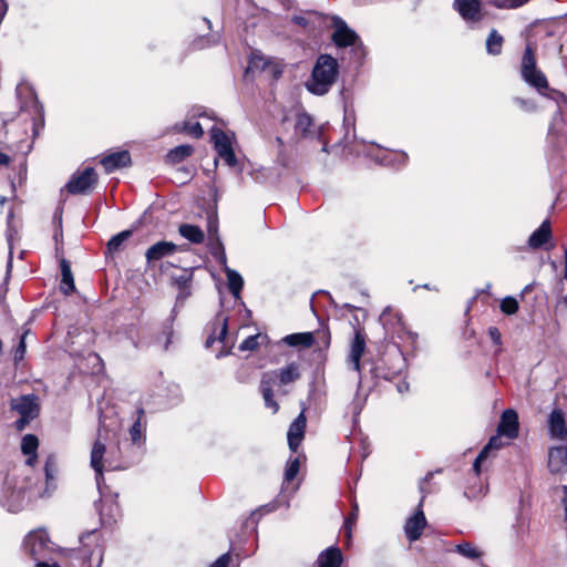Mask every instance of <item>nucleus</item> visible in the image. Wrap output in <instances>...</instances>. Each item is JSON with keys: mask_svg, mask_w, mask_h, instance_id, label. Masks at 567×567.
<instances>
[{"mask_svg": "<svg viewBox=\"0 0 567 567\" xmlns=\"http://www.w3.org/2000/svg\"><path fill=\"white\" fill-rule=\"evenodd\" d=\"M25 107L32 116V132L35 137L44 127V109L33 92H30V101Z\"/></svg>", "mask_w": 567, "mask_h": 567, "instance_id": "a211bd4d", "label": "nucleus"}, {"mask_svg": "<svg viewBox=\"0 0 567 567\" xmlns=\"http://www.w3.org/2000/svg\"><path fill=\"white\" fill-rule=\"evenodd\" d=\"M179 235L192 244H202L205 240V234L199 226L192 224H181L178 227Z\"/></svg>", "mask_w": 567, "mask_h": 567, "instance_id": "bb28decb", "label": "nucleus"}, {"mask_svg": "<svg viewBox=\"0 0 567 567\" xmlns=\"http://www.w3.org/2000/svg\"><path fill=\"white\" fill-rule=\"evenodd\" d=\"M221 266L227 277V284L230 293L234 296L236 300L240 299V292L244 286V279L238 271L229 268L227 266V262Z\"/></svg>", "mask_w": 567, "mask_h": 567, "instance_id": "a878e982", "label": "nucleus"}, {"mask_svg": "<svg viewBox=\"0 0 567 567\" xmlns=\"http://www.w3.org/2000/svg\"><path fill=\"white\" fill-rule=\"evenodd\" d=\"M272 385H274L272 383H270L269 381H267L266 379H264L261 377V379H260V391H261V394H262L265 406L267 409H270L271 412L275 414L279 410V404L274 399Z\"/></svg>", "mask_w": 567, "mask_h": 567, "instance_id": "7c9ffc66", "label": "nucleus"}, {"mask_svg": "<svg viewBox=\"0 0 567 567\" xmlns=\"http://www.w3.org/2000/svg\"><path fill=\"white\" fill-rule=\"evenodd\" d=\"M173 318H168L163 324L161 333L155 339V342L161 346L164 350H167L173 337Z\"/></svg>", "mask_w": 567, "mask_h": 567, "instance_id": "c9c22d12", "label": "nucleus"}, {"mask_svg": "<svg viewBox=\"0 0 567 567\" xmlns=\"http://www.w3.org/2000/svg\"><path fill=\"white\" fill-rule=\"evenodd\" d=\"M299 467H300V461L298 457H295V458H290L288 464H287V468L285 471V478L287 481H292L298 472H299Z\"/></svg>", "mask_w": 567, "mask_h": 567, "instance_id": "a18cd8bd", "label": "nucleus"}, {"mask_svg": "<svg viewBox=\"0 0 567 567\" xmlns=\"http://www.w3.org/2000/svg\"><path fill=\"white\" fill-rule=\"evenodd\" d=\"M488 456L485 454V452H480L478 455L476 456L474 463H473V470L475 472V474L478 476L481 474V466H482V463L487 460Z\"/></svg>", "mask_w": 567, "mask_h": 567, "instance_id": "603ef678", "label": "nucleus"}, {"mask_svg": "<svg viewBox=\"0 0 567 567\" xmlns=\"http://www.w3.org/2000/svg\"><path fill=\"white\" fill-rule=\"evenodd\" d=\"M210 135L218 156L223 158L228 166H235L237 164V158L234 153L231 142L226 133L220 128L213 127Z\"/></svg>", "mask_w": 567, "mask_h": 567, "instance_id": "9d476101", "label": "nucleus"}, {"mask_svg": "<svg viewBox=\"0 0 567 567\" xmlns=\"http://www.w3.org/2000/svg\"><path fill=\"white\" fill-rule=\"evenodd\" d=\"M504 38L496 30L492 29L485 40V49L488 55L497 56L503 51Z\"/></svg>", "mask_w": 567, "mask_h": 567, "instance_id": "c85d7f7f", "label": "nucleus"}, {"mask_svg": "<svg viewBox=\"0 0 567 567\" xmlns=\"http://www.w3.org/2000/svg\"><path fill=\"white\" fill-rule=\"evenodd\" d=\"M228 333V318L218 313L213 322V331L206 339V348H210L216 341L224 342Z\"/></svg>", "mask_w": 567, "mask_h": 567, "instance_id": "aec40b11", "label": "nucleus"}, {"mask_svg": "<svg viewBox=\"0 0 567 567\" xmlns=\"http://www.w3.org/2000/svg\"><path fill=\"white\" fill-rule=\"evenodd\" d=\"M94 533H95V530H91V532L83 534L80 538V542L83 544L84 539L91 537L92 535H94Z\"/></svg>", "mask_w": 567, "mask_h": 567, "instance_id": "774afa93", "label": "nucleus"}, {"mask_svg": "<svg viewBox=\"0 0 567 567\" xmlns=\"http://www.w3.org/2000/svg\"><path fill=\"white\" fill-rule=\"evenodd\" d=\"M343 563V555L341 549L333 545L322 550L317 558L318 567H341Z\"/></svg>", "mask_w": 567, "mask_h": 567, "instance_id": "412c9836", "label": "nucleus"}, {"mask_svg": "<svg viewBox=\"0 0 567 567\" xmlns=\"http://www.w3.org/2000/svg\"><path fill=\"white\" fill-rule=\"evenodd\" d=\"M132 236L131 230H123L116 235H114L106 245V254L113 255L118 251L125 240H127Z\"/></svg>", "mask_w": 567, "mask_h": 567, "instance_id": "e433bc0d", "label": "nucleus"}, {"mask_svg": "<svg viewBox=\"0 0 567 567\" xmlns=\"http://www.w3.org/2000/svg\"><path fill=\"white\" fill-rule=\"evenodd\" d=\"M97 182V175L92 167H86L82 172L72 175L65 188L70 194H86Z\"/></svg>", "mask_w": 567, "mask_h": 567, "instance_id": "1a4fd4ad", "label": "nucleus"}, {"mask_svg": "<svg viewBox=\"0 0 567 567\" xmlns=\"http://www.w3.org/2000/svg\"><path fill=\"white\" fill-rule=\"evenodd\" d=\"M261 377L274 385H288L300 378L299 364L290 362L284 368L265 372Z\"/></svg>", "mask_w": 567, "mask_h": 567, "instance_id": "9b49d317", "label": "nucleus"}, {"mask_svg": "<svg viewBox=\"0 0 567 567\" xmlns=\"http://www.w3.org/2000/svg\"><path fill=\"white\" fill-rule=\"evenodd\" d=\"M423 502L424 496L421 497L415 513L406 519L404 525L405 536L411 543L416 542L421 537L422 532L426 526V518L423 512Z\"/></svg>", "mask_w": 567, "mask_h": 567, "instance_id": "ddd939ff", "label": "nucleus"}, {"mask_svg": "<svg viewBox=\"0 0 567 567\" xmlns=\"http://www.w3.org/2000/svg\"><path fill=\"white\" fill-rule=\"evenodd\" d=\"M306 423L307 419L303 409L295 419V421L290 424L287 433L288 445L292 452H297L298 447L300 446L305 437Z\"/></svg>", "mask_w": 567, "mask_h": 567, "instance_id": "2eb2a0df", "label": "nucleus"}, {"mask_svg": "<svg viewBox=\"0 0 567 567\" xmlns=\"http://www.w3.org/2000/svg\"><path fill=\"white\" fill-rule=\"evenodd\" d=\"M268 64L269 61L266 58L255 54L249 61L248 70H265Z\"/></svg>", "mask_w": 567, "mask_h": 567, "instance_id": "de8ad7c7", "label": "nucleus"}, {"mask_svg": "<svg viewBox=\"0 0 567 567\" xmlns=\"http://www.w3.org/2000/svg\"><path fill=\"white\" fill-rule=\"evenodd\" d=\"M207 228L209 237L218 235V225L217 219L215 217H208Z\"/></svg>", "mask_w": 567, "mask_h": 567, "instance_id": "5fc2aeb1", "label": "nucleus"}, {"mask_svg": "<svg viewBox=\"0 0 567 567\" xmlns=\"http://www.w3.org/2000/svg\"><path fill=\"white\" fill-rule=\"evenodd\" d=\"M503 435H499L498 433L496 435H493L488 443L482 449V452H485L487 456L491 455L493 451L501 450L506 443L502 439Z\"/></svg>", "mask_w": 567, "mask_h": 567, "instance_id": "79ce46f5", "label": "nucleus"}, {"mask_svg": "<svg viewBox=\"0 0 567 567\" xmlns=\"http://www.w3.org/2000/svg\"><path fill=\"white\" fill-rule=\"evenodd\" d=\"M551 227L549 219H545L540 226L532 233L527 240L530 249H539L551 239Z\"/></svg>", "mask_w": 567, "mask_h": 567, "instance_id": "4be33fe9", "label": "nucleus"}, {"mask_svg": "<svg viewBox=\"0 0 567 567\" xmlns=\"http://www.w3.org/2000/svg\"><path fill=\"white\" fill-rule=\"evenodd\" d=\"M208 248L215 260L219 265H225L227 262V257L219 236L216 235L214 237H208Z\"/></svg>", "mask_w": 567, "mask_h": 567, "instance_id": "72a5a7b5", "label": "nucleus"}, {"mask_svg": "<svg viewBox=\"0 0 567 567\" xmlns=\"http://www.w3.org/2000/svg\"><path fill=\"white\" fill-rule=\"evenodd\" d=\"M357 522V513H352L346 520H344V528H346V536L348 540L351 539L352 535V526Z\"/></svg>", "mask_w": 567, "mask_h": 567, "instance_id": "3c124183", "label": "nucleus"}, {"mask_svg": "<svg viewBox=\"0 0 567 567\" xmlns=\"http://www.w3.org/2000/svg\"><path fill=\"white\" fill-rule=\"evenodd\" d=\"M137 414H138L137 419L130 427V436H131L133 444L140 445L144 441L143 426H142V422H141L142 417L144 415V410L138 409Z\"/></svg>", "mask_w": 567, "mask_h": 567, "instance_id": "4c0bfd02", "label": "nucleus"}, {"mask_svg": "<svg viewBox=\"0 0 567 567\" xmlns=\"http://www.w3.org/2000/svg\"><path fill=\"white\" fill-rule=\"evenodd\" d=\"M322 16L318 11H306L296 14L291 21L305 30H313L321 23Z\"/></svg>", "mask_w": 567, "mask_h": 567, "instance_id": "393cba45", "label": "nucleus"}, {"mask_svg": "<svg viewBox=\"0 0 567 567\" xmlns=\"http://www.w3.org/2000/svg\"><path fill=\"white\" fill-rule=\"evenodd\" d=\"M514 103L525 112H534L536 110V104L533 100H526L523 97H514Z\"/></svg>", "mask_w": 567, "mask_h": 567, "instance_id": "09e8293b", "label": "nucleus"}, {"mask_svg": "<svg viewBox=\"0 0 567 567\" xmlns=\"http://www.w3.org/2000/svg\"><path fill=\"white\" fill-rule=\"evenodd\" d=\"M35 567H60L56 563L48 564L45 561L35 563Z\"/></svg>", "mask_w": 567, "mask_h": 567, "instance_id": "69168bd1", "label": "nucleus"}, {"mask_svg": "<svg viewBox=\"0 0 567 567\" xmlns=\"http://www.w3.org/2000/svg\"><path fill=\"white\" fill-rule=\"evenodd\" d=\"M24 352H25V342H24V337L22 336L21 340L16 349V352H14V360L16 361L21 360L24 355Z\"/></svg>", "mask_w": 567, "mask_h": 567, "instance_id": "6e6d98bb", "label": "nucleus"}, {"mask_svg": "<svg viewBox=\"0 0 567 567\" xmlns=\"http://www.w3.org/2000/svg\"><path fill=\"white\" fill-rule=\"evenodd\" d=\"M312 126H313V121L309 114H307L305 112L297 114V118H296V123H295V133L296 134H298L302 137H307L310 134Z\"/></svg>", "mask_w": 567, "mask_h": 567, "instance_id": "f704fd0d", "label": "nucleus"}, {"mask_svg": "<svg viewBox=\"0 0 567 567\" xmlns=\"http://www.w3.org/2000/svg\"><path fill=\"white\" fill-rule=\"evenodd\" d=\"M455 551L468 559H480L483 556V551L476 548L472 543H461L455 546Z\"/></svg>", "mask_w": 567, "mask_h": 567, "instance_id": "58836bf2", "label": "nucleus"}, {"mask_svg": "<svg viewBox=\"0 0 567 567\" xmlns=\"http://www.w3.org/2000/svg\"><path fill=\"white\" fill-rule=\"evenodd\" d=\"M559 53L561 59L567 61V35L565 37L563 43L560 44Z\"/></svg>", "mask_w": 567, "mask_h": 567, "instance_id": "bf43d9fd", "label": "nucleus"}, {"mask_svg": "<svg viewBox=\"0 0 567 567\" xmlns=\"http://www.w3.org/2000/svg\"><path fill=\"white\" fill-rule=\"evenodd\" d=\"M10 405L13 411H17L20 414V417L14 423L18 431L24 430V427L39 414L38 398L33 394L21 395L17 399H12Z\"/></svg>", "mask_w": 567, "mask_h": 567, "instance_id": "0eeeda50", "label": "nucleus"}, {"mask_svg": "<svg viewBox=\"0 0 567 567\" xmlns=\"http://www.w3.org/2000/svg\"><path fill=\"white\" fill-rule=\"evenodd\" d=\"M131 163L132 159L128 151L113 152L101 159V165L106 173H112L118 168L127 167Z\"/></svg>", "mask_w": 567, "mask_h": 567, "instance_id": "dca6fc26", "label": "nucleus"}, {"mask_svg": "<svg viewBox=\"0 0 567 567\" xmlns=\"http://www.w3.org/2000/svg\"><path fill=\"white\" fill-rule=\"evenodd\" d=\"M317 338L320 340L323 344V347L328 348L330 344V334L328 331L322 330L317 332Z\"/></svg>", "mask_w": 567, "mask_h": 567, "instance_id": "4d7b16f0", "label": "nucleus"}, {"mask_svg": "<svg viewBox=\"0 0 567 567\" xmlns=\"http://www.w3.org/2000/svg\"><path fill=\"white\" fill-rule=\"evenodd\" d=\"M9 164L10 157L7 154L0 152V165L8 166Z\"/></svg>", "mask_w": 567, "mask_h": 567, "instance_id": "e2e57ef3", "label": "nucleus"}, {"mask_svg": "<svg viewBox=\"0 0 567 567\" xmlns=\"http://www.w3.org/2000/svg\"><path fill=\"white\" fill-rule=\"evenodd\" d=\"M488 332H489V336H491L492 340L495 343L499 344L501 343V338H502L499 330L497 328H495V327H491Z\"/></svg>", "mask_w": 567, "mask_h": 567, "instance_id": "13d9d810", "label": "nucleus"}, {"mask_svg": "<svg viewBox=\"0 0 567 567\" xmlns=\"http://www.w3.org/2000/svg\"><path fill=\"white\" fill-rule=\"evenodd\" d=\"M351 409L354 415H358L362 409V403L359 400H353L351 403Z\"/></svg>", "mask_w": 567, "mask_h": 567, "instance_id": "680f3d73", "label": "nucleus"}, {"mask_svg": "<svg viewBox=\"0 0 567 567\" xmlns=\"http://www.w3.org/2000/svg\"><path fill=\"white\" fill-rule=\"evenodd\" d=\"M90 465L95 472V482L100 494L102 495V484L104 483V470L116 471L125 470L128 464L126 462L116 460L113 451L106 446L102 440L101 431L99 437L94 442L91 451Z\"/></svg>", "mask_w": 567, "mask_h": 567, "instance_id": "7ed1b4c3", "label": "nucleus"}, {"mask_svg": "<svg viewBox=\"0 0 567 567\" xmlns=\"http://www.w3.org/2000/svg\"><path fill=\"white\" fill-rule=\"evenodd\" d=\"M230 561L229 553L219 556L209 567H228Z\"/></svg>", "mask_w": 567, "mask_h": 567, "instance_id": "864d4df0", "label": "nucleus"}, {"mask_svg": "<svg viewBox=\"0 0 567 567\" xmlns=\"http://www.w3.org/2000/svg\"><path fill=\"white\" fill-rule=\"evenodd\" d=\"M365 351V338L360 331L354 332V337L350 344V351L347 359V364L350 370L357 372L358 384L361 383V358Z\"/></svg>", "mask_w": 567, "mask_h": 567, "instance_id": "f8f14e48", "label": "nucleus"}, {"mask_svg": "<svg viewBox=\"0 0 567 567\" xmlns=\"http://www.w3.org/2000/svg\"><path fill=\"white\" fill-rule=\"evenodd\" d=\"M260 334L249 336L238 347L240 351H254L258 348Z\"/></svg>", "mask_w": 567, "mask_h": 567, "instance_id": "49530a36", "label": "nucleus"}, {"mask_svg": "<svg viewBox=\"0 0 567 567\" xmlns=\"http://www.w3.org/2000/svg\"><path fill=\"white\" fill-rule=\"evenodd\" d=\"M519 431V422L518 414L513 409L505 410L502 415L497 426V432L499 435H504L508 440H514L518 436Z\"/></svg>", "mask_w": 567, "mask_h": 567, "instance_id": "4468645a", "label": "nucleus"}, {"mask_svg": "<svg viewBox=\"0 0 567 567\" xmlns=\"http://www.w3.org/2000/svg\"><path fill=\"white\" fill-rule=\"evenodd\" d=\"M530 0H486V2L496 9L501 10H514L518 9L526 3H528Z\"/></svg>", "mask_w": 567, "mask_h": 567, "instance_id": "ea45409f", "label": "nucleus"}, {"mask_svg": "<svg viewBox=\"0 0 567 567\" xmlns=\"http://www.w3.org/2000/svg\"><path fill=\"white\" fill-rule=\"evenodd\" d=\"M186 133H188L189 135H192L196 138H199L204 135V130L199 122H195L192 124L188 123V128L186 130Z\"/></svg>", "mask_w": 567, "mask_h": 567, "instance_id": "8fccbe9b", "label": "nucleus"}, {"mask_svg": "<svg viewBox=\"0 0 567 567\" xmlns=\"http://www.w3.org/2000/svg\"><path fill=\"white\" fill-rule=\"evenodd\" d=\"M339 74L337 59L329 54L318 56L311 72L310 79L306 82V89L318 96L327 94Z\"/></svg>", "mask_w": 567, "mask_h": 567, "instance_id": "f03ea898", "label": "nucleus"}, {"mask_svg": "<svg viewBox=\"0 0 567 567\" xmlns=\"http://www.w3.org/2000/svg\"><path fill=\"white\" fill-rule=\"evenodd\" d=\"M452 8L471 29L476 28L485 18L483 0H453Z\"/></svg>", "mask_w": 567, "mask_h": 567, "instance_id": "6e6552de", "label": "nucleus"}, {"mask_svg": "<svg viewBox=\"0 0 567 567\" xmlns=\"http://www.w3.org/2000/svg\"><path fill=\"white\" fill-rule=\"evenodd\" d=\"M177 245L172 241H157L152 245L145 252V258L148 265L158 261L165 257L174 255L177 250Z\"/></svg>", "mask_w": 567, "mask_h": 567, "instance_id": "f3484780", "label": "nucleus"}, {"mask_svg": "<svg viewBox=\"0 0 567 567\" xmlns=\"http://www.w3.org/2000/svg\"><path fill=\"white\" fill-rule=\"evenodd\" d=\"M282 342L289 347H303L309 348L315 343V336L312 332H297L282 338Z\"/></svg>", "mask_w": 567, "mask_h": 567, "instance_id": "cd10ccee", "label": "nucleus"}, {"mask_svg": "<svg viewBox=\"0 0 567 567\" xmlns=\"http://www.w3.org/2000/svg\"><path fill=\"white\" fill-rule=\"evenodd\" d=\"M187 128H188V122L177 123L173 126V131L176 133L186 132Z\"/></svg>", "mask_w": 567, "mask_h": 567, "instance_id": "052dcab7", "label": "nucleus"}, {"mask_svg": "<svg viewBox=\"0 0 567 567\" xmlns=\"http://www.w3.org/2000/svg\"><path fill=\"white\" fill-rule=\"evenodd\" d=\"M219 39H220V37L218 33H215V34H212L208 37H200L199 39L194 41L193 45L195 49H205V48H208V47H212V45H215L216 43H218Z\"/></svg>", "mask_w": 567, "mask_h": 567, "instance_id": "37998d69", "label": "nucleus"}, {"mask_svg": "<svg viewBox=\"0 0 567 567\" xmlns=\"http://www.w3.org/2000/svg\"><path fill=\"white\" fill-rule=\"evenodd\" d=\"M39 446V440L33 434H27L23 436L21 442V451L28 456L24 468L22 472H31V468L37 460V449Z\"/></svg>", "mask_w": 567, "mask_h": 567, "instance_id": "5701e85b", "label": "nucleus"}, {"mask_svg": "<svg viewBox=\"0 0 567 567\" xmlns=\"http://www.w3.org/2000/svg\"><path fill=\"white\" fill-rule=\"evenodd\" d=\"M61 291L68 296L75 290V285L71 267L65 259H62L61 261Z\"/></svg>", "mask_w": 567, "mask_h": 567, "instance_id": "2f4dec72", "label": "nucleus"}, {"mask_svg": "<svg viewBox=\"0 0 567 567\" xmlns=\"http://www.w3.org/2000/svg\"><path fill=\"white\" fill-rule=\"evenodd\" d=\"M13 218V213L10 212L9 215H8V228H7V233H6V236H7V241L9 244V260H8V264H7V275H9L10 270H11V267H12V244H13V240L16 238V235H17V230L12 227L11 225V219Z\"/></svg>", "mask_w": 567, "mask_h": 567, "instance_id": "a19ab883", "label": "nucleus"}, {"mask_svg": "<svg viewBox=\"0 0 567 567\" xmlns=\"http://www.w3.org/2000/svg\"><path fill=\"white\" fill-rule=\"evenodd\" d=\"M501 310L506 315H514L517 312L519 306L518 301L514 297H505L501 301Z\"/></svg>", "mask_w": 567, "mask_h": 567, "instance_id": "c03bdc74", "label": "nucleus"}, {"mask_svg": "<svg viewBox=\"0 0 567 567\" xmlns=\"http://www.w3.org/2000/svg\"><path fill=\"white\" fill-rule=\"evenodd\" d=\"M100 502L102 504L101 508H99L101 524L103 526H112L118 516V506L113 503L105 506L103 498Z\"/></svg>", "mask_w": 567, "mask_h": 567, "instance_id": "c756f323", "label": "nucleus"}, {"mask_svg": "<svg viewBox=\"0 0 567 567\" xmlns=\"http://www.w3.org/2000/svg\"><path fill=\"white\" fill-rule=\"evenodd\" d=\"M563 503H564V508H565V517H566V520H567V485L564 486V498H563Z\"/></svg>", "mask_w": 567, "mask_h": 567, "instance_id": "0e129e2a", "label": "nucleus"}, {"mask_svg": "<svg viewBox=\"0 0 567 567\" xmlns=\"http://www.w3.org/2000/svg\"><path fill=\"white\" fill-rule=\"evenodd\" d=\"M332 42L338 48L352 47L357 63L361 64L365 55L364 47L357 32L348 27L346 21L338 16L332 17Z\"/></svg>", "mask_w": 567, "mask_h": 567, "instance_id": "20e7f679", "label": "nucleus"}, {"mask_svg": "<svg viewBox=\"0 0 567 567\" xmlns=\"http://www.w3.org/2000/svg\"><path fill=\"white\" fill-rule=\"evenodd\" d=\"M567 466V445L555 446L548 452V468L551 473H559Z\"/></svg>", "mask_w": 567, "mask_h": 567, "instance_id": "b1692460", "label": "nucleus"}, {"mask_svg": "<svg viewBox=\"0 0 567 567\" xmlns=\"http://www.w3.org/2000/svg\"><path fill=\"white\" fill-rule=\"evenodd\" d=\"M24 553L33 560L43 561L51 553V542L44 529H35L30 532L23 540Z\"/></svg>", "mask_w": 567, "mask_h": 567, "instance_id": "423d86ee", "label": "nucleus"}, {"mask_svg": "<svg viewBox=\"0 0 567 567\" xmlns=\"http://www.w3.org/2000/svg\"><path fill=\"white\" fill-rule=\"evenodd\" d=\"M564 261H565L564 278L567 280V249H565V251H564Z\"/></svg>", "mask_w": 567, "mask_h": 567, "instance_id": "338daca9", "label": "nucleus"}, {"mask_svg": "<svg viewBox=\"0 0 567 567\" xmlns=\"http://www.w3.org/2000/svg\"><path fill=\"white\" fill-rule=\"evenodd\" d=\"M548 431L551 437L565 440L567 437V427L565 414L559 409H554L548 416Z\"/></svg>", "mask_w": 567, "mask_h": 567, "instance_id": "6ab92c4d", "label": "nucleus"}, {"mask_svg": "<svg viewBox=\"0 0 567 567\" xmlns=\"http://www.w3.org/2000/svg\"><path fill=\"white\" fill-rule=\"evenodd\" d=\"M194 152V148L192 145L184 144L178 145L171 150L166 155V161L171 164H177L185 158L189 157Z\"/></svg>", "mask_w": 567, "mask_h": 567, "instance_id": "473e14b6", "label": "nucleus"}, {"mask_svg": "<svg viewBox=\"0 0 567 567\" xmlns=\"http://www.w3.org/2000/svg\"><path fill=\"white\" fill-rule=\"evenodd\" d=\"M18 473L13 471L9 473L3 482L0 504L8 512L18 513L24 508L28 502L34 497H44L55 489L54 473L55 458L49 456L45 461V488L41 489L37 483H32V478L28 472Z\"/></svg>", "mask_w": 567, "mask_h": 567, "instance_id": "f257e3e1", "label": "nucleus"}, {"mask_svg": "<svg viewBox=\"0 0 567 567\" xmlns=\"http://www.w3.org/2000/svg\"><path fill=\"white\" fill-rule=\"evenodd\" d=\"M522 79L538 92L548 87L545 74L537 68L535 53L529 44L526 45L520 62Z\"/></svg>", "mask_w": 567, "mask_h": 567, "instance_id": "39448f33", "label": "nucleus"}]
</instances>
